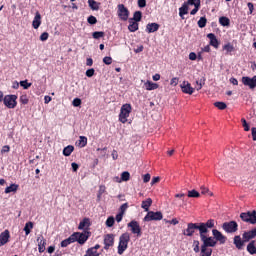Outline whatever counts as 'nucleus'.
Returning <instances> with one entry per match:
<instances>
[{
	"mask_svg": "<svg viewBox=\"0 0 256 256\" xmlns=\"http://www.w3.org/2000/svg\"><path fill=\"white\" fill-rule=\"evenodd\" d=\"M241 122L244 127V131H249L250 127H249V124L247 123V120H245V118H242Z\"/></svg>",
	"mask_w": 256,
	"mask_h": 256,
	"instance_id": "51",
	"label": "nucleus"
},
{
	"mask_svg": "<svg viewBox=\"0 0 256 256\" xmlns=\"http://www.w3.org/2000/svg\"><path fill=\"white\" fill-rule=\"evenodd\" d=\"M103 63H104L105 65H111V63H113V58H111L110 56H105V57L103 58Z\"/></svg>",
	"mask_w": 256,
	"mask_h": 256,
	"instance_id": "50",
	"label": "nucleus"
},
{
	"mask_svg": "<svg viewBox=\"0 0 256 256\" xmlns=\"http://www.w3.org/2000/svg\"><path fill=\"white\" fill-rule=\"evenodd\" d=\"M129 179H131V174L127 171L122 172L121 180L122 181H129Z\"/></svg>",
	"mask_w": 256,
	"mask_h": 256,
	"instance_id": "42",
	"label": "nucleus"
},
{
	"mask_svg": "<svg viewBox=\"0 0 256 256\" xmlns=\"http://www.w3.org/2000/svg\"><path fill=\"white\" fill-rule=\"evenodd\" d=\"M209 229H215V219H209L206 222L193 223L190 222L187 224V228L183 231L185 237H193L195 231H199V235L203 233H209Z\"/></svg>",
	"mask_w": 256,
	"mask_h": 256,
	"instance_id": "1",
	"label": "nucleus"
},
{
	"mask_svg": "<svg viewBox=\"0 0 256 256\" xmlns=\"http://www.w3.org/2000/svg\"><path fill=\"white\" fill-rule=\"evenodd\" d=\"M89 227H91V220L89 218H84L80 223H79V226H78V229L80 231H89Z\"/></svg>",
	"mask_w": 256,
	"mask_h": 256,
	"instance_id": "17",
	"label": "nucleus"
},
{
	"mask_svg": "<svg viewBox=\"0 0 256 256\" xmlns=\"http://www.w3.org/2000/svg\"><path fill=\"white\" fill-rule=\"evenodd\" d=\"M3 103L8 109H15L17 107V95H6Z\"/></svg>",
	"mask_w": 256,
	"mask_h": 256,
	"instance_id": "6",
	"label": "nucleus"
},
{
	"mask_svg": "<svg viewBox=\"0 0 256 256\" xmlns=\"http://www.w3.org/2000/svg\"><path fill=\"white\" fill-rule=\"evenodd\" d=\"M143 49H145V47L143 45L138 46L136 49H134V52L136 53H142Z\"/></svg>",
	"mask_w": 256,
	"mask_h": 256,
	"instance_id": "63",
	"label": "nucleus"
},
{
	"mask_svg": "<svg viewBox=\"0 0 256 256\" xmlns=\"http://www.w3.org/2000/svg\"><path fill=\"white\" fill-rule=\"evenodd\" d=\"M161 181L160 177H154L151 180V185H155V183H159Z\"/></svg>",
	"mask_w": 256,
	"mask_h": 256,
	"instance_id": "62",
	"label": "nucleus"
},
{
	"mask_svg": "<svg viewBox=\"0 0 256 256\" xmlns=\"http://www.w3.org/2000/svg\"><path fill=\"white\" fill-rule=\"evenodd\" d=\"M9 151H11V147L9 145H5L1 149V154L3 155V153H9Z\"/></svg>",
	"mask_w": 256,
	"mask_h": 256,
	"instance_id": "55",
	"label": "nucleus"
},
{
	"mask_svg": "<svg viewBox=\"0 0 256 256\" xmlns=\"http://www.w3.org/2000/svg\"><path fill=\"white\" fill-rule=\"evenodd\" d=\"M115 245V234H106L104 236V249L105 251H109L110 247Z\"/></svg>",
	"mask_w": 256,
	"mask_h": 256,
	"instance_id": "11",
	"label": "nucleus"
},
{
	"mask_svg": "<svg viewBox=\"0 0 256 256\" xmlns=\"http://www.w3.org/2000/svg\"><path fill=\"white\" fill-rule=\"evenodd\" d=\"M106 225L108 227H113V225H115V218L113 216L108 217L106 220Z\"/></svg>",
	"mask_w": 256,
	"mask_h": 256,
	"instance_id": "44",
	"label": "nucleus"
},
{
	"mask_svg": "<svg viewBox=\"0 0 256 256\" xmlns=\"http://www.w3.org/2000/svg\"><path fill=\"white\" fill-rule=\"evenodd\" d=\"M20 85L23 87V89H29L31 87V83H29L27 80L20 81Z\"/></svg>",
	"mask_w": 256,
	"mask_h": 256,
	"instance_id": "48",
	"label": "nucleus"
},
{
	"mask_svg": "<svg viewBox=\"0 0 256 256\" xmlns=\"http://www.w3.org/2000/svg\"><path fill=\"white\" fill-rule=\"evenodd\" d=\"M181 89H182V93H185L186 95H193L195 88L191 87V83L184 81L181 85H180Z\"/></svg>",
	"mask_w": 256,
	"mask_h": 256,
	"instance_id": "14",
	"label": "nucleus"
},
{
	"mask_svg": "<svg viewBox=\"0 0 256 256\" xmlns=\"http://www.w3.org/2000/svg\"><path fill=\"white\" fill-rule=\"evenodd\" d=\"M95 75V69L90 68L86 71V77H93Z\"/></svg>",
	"mask_w": 256,
	"mask_h": 256,
	"instance_id": "54",
	"label": "nucleus"
},
{
	"mask_svg": "<svg viewBox=\"0 0 256 256\" xmlns=\"http://www.w3.org/2000/svg\"><path fill=\"white\" fill-rule=\"evenodd\" d=\"M72 237L74 239V243L77 242L79 245H85L87 243V240L89 237H91V233L89 230H85L84 232H74L72 234Z\"/></svg>",
	"mask_w": 256,
	"mask_h": 256,
	"instance_id": "3",
	"label": "nucleus"
},
{
	"mask_svg": "<svg viewBox=\"0 0 256 256\" xmlns=\"http://www.w3.org/2000/svg\"><path fill=\"white\" fill-rule=\"evenodd\" d=\"M207 233L209 232H203L200 236V240L202 241V247H206L209 249V247H215L217 245V240H215L214 237H208Z\"/></svg>",
	"mask_w": 256,
	"mask_h": 256,
	"instance_id": "5",
	"label": "nucleus"
},
{
	"mask_svg": "<svg viewBox=\"0 0 256 256\" xmlns=\"http://www.w3.org/2000/svg\"><path fill=\"white\" fill-rule=\"evenodd\" d=\"M31 229H33V222H27L24 227L25 234L29 235V233H31Z\"/></svg>",
	"mask_w": 256,
	"mask_h": 256,
	"instance_id": "39",
	"label": "nucleus"
},
{
	"mask_svg": "<svg viewBox=\"0 0 256 256\" xmlns=\"http://www.w3.org/2000/svg\"><path fill=\"white\" fill-rule=\"evenodd\" d=\"M20 103H22V105H27V103H29V98L27 95L20 96Z\"/></svg>",
	"mask_w": 256,
	"mask_h": 256,
	"instance_id": "49",
	"label": "nucleus"
},
{
	"mask_svg": "<svg viewBox=\"0 0 256 256\" xmlns=\"http://www.w3.org/2000/svg\"><path fill=\"white\" fill-rule=\"evenodd\" d=\"M189 13V6L184 2L182 6L179 8V17L181 19H185V15Z\"/></svg>",
	"mask_w": 256,
	"mask_h": 256,
	"instance_id": "22",
	"label": "nucleus"
},
{
	"mask_svg": "<svg viewBox=\"0 0 256 256\" xmlns=\"http://www.w3.org/2000/svg\"><path fill=\"white\" fill-rule=\"evenodd\" d=\"M32 26L34 29H39V27H41V14L39 12H36Z\"/></svg>",
	"mask_w": 256,
	"mask_h": 256,
	"instance_id": "23",
	"label": "nucleus"
},
{
	"mask_svg": "<svg viewBox=\"0 0 256 256\" xmlns=\"http://www.w3.org/2000/svg\"><path fill=\"white\" fill-rule=\"evenodd\" d=\"M138 7L143 9V7H147V0H138Z\"/></svg>",
	"mask_w": 256,
	"mask_h": 256,
	"instance_id": "56",
	"label": "nucleus"
},
{
	"mask_svg": "<svg viewBox=\"0 0 256 256\" xmlns=\"http://www.w3.org/2000/svg\"><path fill=\"white\" fill-rule=\"evenodd\" d=\"M214 107H217L220 111H225V102H215Z\"/></svg>",
	"mask_w": 256,
	"mask_h": 256,
	"instance_id": "46",
	"label": "nucleus"
},
{
	"mask_svg": "<svg viewBox=\"0 0 256 256\" xmlns=\"http://www.w3.org/2000/svg\"><path fill=\"white\" fill-rule=\"evenodd\" d=\"M127 227L131 229V233H133V235H136L137 237H141L142 232H141V226L139 225V222L132 220L127 224Z\"/></svg>",
	"mask_w": 256,
	"mask_h": 256,
	"instance_id": "10",
	"label": "nucleus"
},
{
	"mask_svg": "<svg viewBox=\"0 0 256 256\" xmlns=\"http://www.w3.org/2000/svg\"><path fill=\"white\" fill-rule=\"evenodd\" d=\"M170 85H174V87L179 85V78H177V77L172 78L170 81Z\"/></svg>",
	"mask_w": 256,
	"mask_h": 256,
	"instance_id": "61",
	"label": "nucleus"
},
{
	"mask_svg": "<svg viewBox=\"0 0 256 256\" xmlns=\"http://www.w3.org/2000/svg\"><path fill=\"white\" fill-rule=\"evenodd\" d=\"M201 9V6H194V9L191 10L190 15H197V12Z\"/></svg>",
	"mask_w": 256,
	"mask_h": 256,
	"instance_id": "58",
	"label": "nucleus"
},
{
	"mask_svg": "<svg viewBox=\"0 0 256 256\" xmlns=\"http://www.w3.org/2000/svg\"><path fill=\"white\" fill-rule=\"evenodd\" d=\"M88 5L92 11H99V6L101 3L95 1V0H88Z\"/></svg>",
	"mask_w": 256,
	"mask_h": 256,
	"instance_id": "29",
	"label": "nucleus"
},
{
	"mask_svg": "<svg viewBox=\"0 0 256 256\" xmlns=\"http://www.w3.org/2000/svg\"><path fill=\"white\" fill-rule=\"evenodd\" d=\"M129 26H128V31L130 33H135V31H139V23L133 22V20H129Z\"/></svg>",
	"mask_w": 256,
	"mask_h": 256,
	"instance_id": "27",
	"label": "nucleus"
},
{
	"mask_svg": "<svg viewBox=\"0 0 256 256\" xmlns=\"http://www.w3.org/2000/svg\"><path fill=\"white\" fill-rule=\"evenodd\" d=\"M71 243H75V240L73 238V234L70 235L69 238H67V239H65L61 242V247H69V245H71Z\"/></svg>",
	"mask_w": 256,
	"mask_h": 256,
	"instance_id": "34",
	"label": "nucleus"
},
{
	"mask_svg": "<svg viewBox=\"0 0 256 256\" xmlns=\"http://www.w3.org/2000/svg\"><path fill=\"white\" fill-rule=\"evenodd\" d=\"M207 26V18L205 17H201L199 20H198V27H200V29H203L204 27Z\"/></svg>",
	"mask_w": 256,
	"mask_h": 256,
	"instance_id": "40",
	"label": "nucleus"
},
{
	"mask_svg": "<svg viewBox=\"0 0 256 256\" xmlns=\"http://www.w3.org/2000/svg\"><path fill=\"white\" fill-rule=\"evenodd\" d=\"M71 167H72V170H73L74 173H77V171H79V164L73 162L71 164Z\"/></svg>",
	"mask_w": 256,
	"mask_h": 256,
	"instance_id": "60",
	"label": "nucleus"
},
{
	"mask_svg": "<svg viewBox=\"0 0 256 256\" xmlns=\"http://www.w3.org/2000/svg\"><path fill=\"white\" fill-rule=\"evenodd\" d=\"M129 241H131V234L129 232L123 233L119 237V243H118V255H123L125 251L129 248Z\"/></svg>",
	"mask_w": 256,
	"mask_h": 256,
	"instance_id": "2",
	"label": "nucleus"
},
{
	"mask_svg": "<svg viewBox=\"0 0 256 256\" xmlns=\"http://www.w3.org/2000/svg\"><path fill=\"white\" fill-rule=\"evenodd\" d=\"M204 85H205V78L197 80L196 81V86H195L196 91H201V89H203Z\"/></svg>",
	"mask_w": 256,
	"mask_h": 256,
	"instance_id": "36",
	"label": "nucleus"
},
{
	"mask_svg": "<svg viewBox=\"0 0 256 256\" xmlns=\"http://www.w3.org/2000/svg\"><path fill=\"white\" fill-rule=\"evenodd\" d=\"M142 18H143V13L141 11H136L133 14V18H130V21L139 23V21H141Z\"/></svg>",
	"mask_w": 256,
	"mask_h": 256,
	"instance_id": "31",
	"label": "nucleus"
},
{
	"mask_svg": "<svg viewBox=\"0 0 256 256\" xmlns=\"http://www.w3.org/2000/svg\"><path fill=\"white\" fill-rule=\"evenodd\" d=\"M207 37L210 40V45L212 47H215V49H217L219 47V40H217V36H215V34L213 33H209Z\"/></svg>",
	"mask_w": 256,
	"mask_h": 256,
	"instance_id": "21",
	"label": "nucleus"
},
{
	"mask_svg": "<svg viewBox=\"0 0 256 256\" xmlns=\"http://www.w3.org/2000/svg\"><path fill=\"white\" fill-rule=\"evenodd\" d=\"M242 237H243L244 241H246V243H249V241H251V239H255V237H256V228H254L250 231L244 232Z\"/></svg>",
	"mask_w": 256,
	"mask_h": 256,
	"instance_id": "16",
	"label": "nucleus"
},
{
	"mask_svg": "<svg viewBox=\"0 0 256 256\" xmlns=\"http://www.w3.org/2000/svg\"><path fill=\"white\" fill-rule=\"evenodd\" d=\"M153 205V200L151 198H147L146 200L142 201L141 207L144 211L149 212V207Z\"/></svg>",
	"mask_w": 256,
	"mask_h": 256,
	"instance_id": "26",
	"label": "nucleus"
},
{
	"mask_svg": "<svg viewBox=\"0 0 256 256\" xmlns=\"http://www.w3.org/2000/svg\"><path fill=\"white\" fill-rule=\"evenodd\" d=\"M188 7L189 5H193L194 7L201 6V0H187L184 2Z\"/></svg>",
	"mask_w": 256,
	"mask_h": 256,
	"instance_id": "38",
	"label": "nucleus"
},
{
	"mask_svg": "<svg viewBox=\"0 0 256 256\" xmlns=\"http://www.w3.org/2000/svg\"><path fill=\"white\" fill-rule=\"evenodd\" d=\"M201 256H211L213 255V249L201 246Z\"/></svg>",
	"mask_w": 256,
	"mask_h": 256,
	"instance_id": "33",
	"label": "nucleus"
},
{
	"mask_svg": "<svg viewBox=\"0 0 256 256\" xmlns=\"http://www.w3.org/2000/svg\"><path fill=\"white\" fill-rule=\"evenodd\" d=\"M240 218L242 221H245L246 223H251L252 225H255L256 223V212H247V213H241Z\"/></svg>",
	"mask_w": 256,
	"mask_h": 256,
	"instance_id": "9",
	"label": "nucleus"
},
{
	"mask_svg": "<svg viewBox=\"0 0 256 256\" xmlns=\"http://www.w3.org/2000/svg\"><path fill=\"white\" fill-rule=\"evenodd\" d=\"M147 33H155L159 31V24L158 23H149L146 26Z\"/></svg>",
	"mask_w": 256,
	"mask_h": 256,
	"instance_id": "25",
	"label": "nucleus"
},
{
	"mask_svg": "<svg viewBox=\"0 0 256 256\" xmlns=\"http://www.w3.org/2000/svg\"><path fill=\"white\" fill-rule=\"evenodd\" d=\"M117 14L121 21H127L129 19V9L124 4L118 5Z\"/></svg>",
	"mask_w": 256,
	"mask_h": 256,
	"instance_id": "8",
	"label": "nucleus"
},
{
	"mask_svg": "<svg viewBox=\"0 0 256 256\" xmlns=\"http://www.w3.org/2000/svg\"><path fill=\"white\" fill-rule=\"evenodd\" d=\"M144 87H145L146 91H155V89H159V84L148 80L144 84Z\"/></svg>",
	"mask_w": 256,
	"mask_h": 256,
	"instance_id": "24",
	"label": "nucleus"
},
{
	"mask_svg": "<svg viewBox=\"0 0 256 256\" xmlns=\"http://www.w3.org/2000/svg\"><path fill=\"white\" fill-rule=\"evenodd\" d=\"M239 229V224L235 221H230L225 223V231L226 233H237Z\"/></svg>",
	"mask_w": 256,
	"mask_h": 256,
	"instance_id": "13",
	"label": "nucleus"
},
{
	"mask_svg": "<svg viewBox=\"0 0 256 256\" xmlns=\"http://www.w3.org/2000/svg\"><path fill=\"white\" fill-rule=\"evenodd\" d=\"M149 181H151V174L147 173L143 176V182L149 183Z\"/></svg>",
	"mask_w": 256,
	"mask_h": 256,
	"instance_id": "57",
	"label": "nucleus"
},
{
	"mask_svg": "<svg viewBox=\"0 0 256 256\" xmlns=\"http://www.w3.org/2000/svg\"><path fill=\"white\" fill-rule=\"evenodd\" d=\"M127 209H129V204L128 203H124L120 206V213L122 215H125V211H127Z\"/></svg>",
	"mask_w": 256,
	"mask_h": 256,
	"instance_id": "47",
	"label": "nucleus"
},
{
	"mask_svg": "<svg viewBox=\"0 0 256 256\" xmlns=\"http://www.w3.org/2000/svg\"><path fill=\"white\" fill-rule=\"evenodd\" d=\"M19 189V184H11L10 186L6 187L4 193L9 194V193H17Z\"/></svg>",
	"mask_w": 256,
	"mask_h": 256,
	"instance_id": "28",
	"label": "nucleus"
},
{
	"mask_svg": "<svg viewBox=\"0 0 256 256\" xmlns=\"http://www.w3.org/2000/svg\"><path fill=\"white\" fill-rule=\"evenodd\" d=\"M245 243H247V241H245L243 238L241 239V236L234 237V245L237 249H243V247H245Z\"/></svg>",
	"mask_w": 256,
	"mask_h": 256,
	"instance_id": "20",
	"label": "nucleus"
},
{
	"mask_svg": "<svg viewBox=\"0 0 256 256\" xmlns=\"http://www.w3.org/2000/svg\"><path fill=\"white\" fill-rule=\"evenodd\" d=\"M93 39H101V37H105V32L103 31H96L92 34Z\"/></svg>",
	"mask_w": 256,
	"mask_h": 256,
	"instance_id": "41",
	"label": "nucleus"
},
{
	"mask_svg": "<svg viewBox=\"0 0 256 256\" xmlns=\"http://www.w3.org/2000/svg\"><path fill=\"white\" fill-rule=\"evenodd\" d=\"M73 151H75V147H73V145H68L63 149V155L64 157H69L71 156V153H73Z\"/></svg>",
	"mask_w": 256,
	"mask_h": 256,
	"instance_id": "30",
	"label": "nucleus"
},
{
	"mask_svg": "<svg viewBox=\"0 0 256 256\" xmlns=\"http://www.w3.org/2000/svg\"><path fill=\"white\" fill-rule=\"evenodd\" d=\"M188 197L197 199V198L201 197V194H199V192L197 190H189Z\"/></svg>",
	"mask_w": 256,
	"mask_h": 256,
	"instance_id": "37",
	"label": "nucleus"
},
{
	"mask_svg": "<svg viewBox=\"0 0 256 256\" xmlns=\"http://www.w3.org/2000/svg\"><path fill=\"white\" fill-rule=\"evenodd\" d=\"M74 107H81V99L80 98H75L72 102Z\"/></svg>",
	"mask_w": 256,
	"mask_h": 256,
	"instance_id": "52",
	"label": "nucleus"
},
{
	"mask_svg": "<svg viewBox=\"0 0 256 256\" xmlns=\"http://www.w3.org/2000/svg\"><path fill=\"white\" fill-rule=\"evenodd\" d=\"M131 104H124L120 109L119 121L120 123H127V118L131 115L132 111Z\"/></svg>",
	"mask_w": 256,
	"mask_h": 256,
	"instance_id": "4",
	"label": "nucleus"
},
{
	"mask_svg": "<svg viewBox=\"0 0 256 256\" xmlns=\"http://www.w3.org/2000/svg\"><path fill=\"white\" fill-rule=\"evenodd\" d=\"M78 147H87V137L85 136H80L78 140Z\"/></svg>",
	"mask_w": 256,
	"mask_h": 256,
	"instance_id": "35",
	"label": "nucleus"
},
{
	"mask_svg": "<svg viewBox=\"0 0 256 256\" xmlns=\"http://www.w3.org/2000/svg\"><path fill=\"white\" fill-rule=\"evenodd\" d=\"M87 22L89 23V25H97V18L91 15L87 18Z\"/></svg>",
	"mask_w": 256,
	"mask_h": 256,
	"instance_id": "43",
	"label": "nucleus"
},
{
	"mask_svg": "<svg viewBox=\"0 0 256 256\" xmlns=\"http://www.w3.org/2000/svg\"><path fill=\"white\" fill-rule=\"evenodd\" d=\"M199 245H200V243H199V240H194L193 241V251H194V253H199V251H201V249L199 248Z\"/></svg>",
	"mask_w": 256,
	"mask_h": 256,
	"instance_id": "45",
	"label": "nucleus"
},
{
	"mask_svg": "<svg viewBox=\"0 0 256 256\" xmlns=\"http://www.w3.org/2000/svg\"><path fill=\"white\" fill-rule=\"evenodd\" d=\"M234 49H235V48H234L233 45H231V44H227V45L225 46V51H227L228 53L233 52Z\"/></svg>",
	"mask_w": 256,
	"mask_h": 256,
	"instance_id": "59",
	"label": "nucleus"
},
{
	"mask_svg": "<svg viewBox=\"0 0 256 256\" xmlns=\"http://www.w3.org/2000/svg\"><path fill=\"white\" fill-rule=\"evenodd\" d=\"M212 235L214 237V240L216 241V243L219 241V243H224L225 241V236L223 235V233H221L219 230L217 229H213L212 230Z\"/></svg>",
	"mask_w": 256,
	"mask_h": 256,
	"instance_id": "18",
	"label": "nucleus"
},
{
	"mask_svg": "<svg viewBox=\"0 0 256 256\" xmlns=\"http://www.w3.org/2000/svg\"><path fill=\"white\" fill-rule=\"evenodd\" d=\"M11 238V234L9 233V230H5L0 234V247H3V245H7L9 243V239Z\"/></svg>",
	"mask_w": 256,
	"mask_h": 256,
	"instance_id": "15",
	"label": "nucleus"
},
{
	"mask_svg": "<svg viewBox=\"0 0 256 256\" xmlns=\"http://www.w3.org/2000/svg\"><path fill=\"white\" fill-rule=\"evenodd\" d=\"M247 251L248 253H250V255H256V247L254 240L247 245Z\"/></svg>",
	"mask_w": 256,
	"mask_h": 256,
	"instance_id": "32",
	"label": "nucleus"
},
{
	"mask_svg": "<svg viewBox=\"0 0 256 256\" xmlns=\"http://www.w3.org/2000/svg\"><path fill=\"white\" fill-rule=\"evenodd\" d=\"M49 39V33L44 32L40 35V41H47Z\"/></svg>",
	"mask_w": 256,
	"mask_h": 256,
	"instance_id": "53",
	"label": "nucleus"
},
{
	"mask_svg": "<svg viewBox=\"0 0 256 256\" xmlns=\"http://www.w3.org/2000/svg\"><path fill=\"white\" fill-rule=\"evenodd\" d=\"M252 131V139L253 141H256V127L251 128Z\"/></svg>",
	"mask_w": 256,
	"mask_h": 256,
	"instance_id": "64",
	"label": "nucleus"
},
{
	"mask_svg": "<svg viewBox=\"0 0 256 256\" xmlns=\"http://www.w3.org/2000/svg\"><path fill=\"white\" fill-rule=\"evenodd\" d=\"M161 219H163V213L161 211H157V212L148 211V213L144 217V221L146 222L161 221Z\"/></svg>",
	"mask_w": 256,
	"mask_h": 256,
	"instance_id": "7",
	"label": "nucleus"
},
{
	"mask_svg": "<svg viewBox=\"0 0 256 256\" xmlns=\"http://www.w3.org/2000/svg\"><path fill=\"white\" fill-rule=\"evenodd\" d=\"M242 83L246 87H249V89H255L256 87V76H253L250 78L249 76L242 77Z\"/></svg>",
	"mask_w": 256,
	"mask_h": 256,
	"instance_id": "12",
	"label": "nucleus"
},
{
	"mask_svg": "<svg viewBox=\"0 0 256 256\" xmlns=\"http://www.w3.org/2000/svg\"><path fill=\"white\" fill-rule=\"evenodd\" d=\"M37 241L39 253H45V245H47V240H45V237L40 236L37 238Z\"/></svg>",
	"mask_w": 256,
	"mask_h": 256,
	"instance_id": "19",
	"label": "nucleus"
}]
</instances>
